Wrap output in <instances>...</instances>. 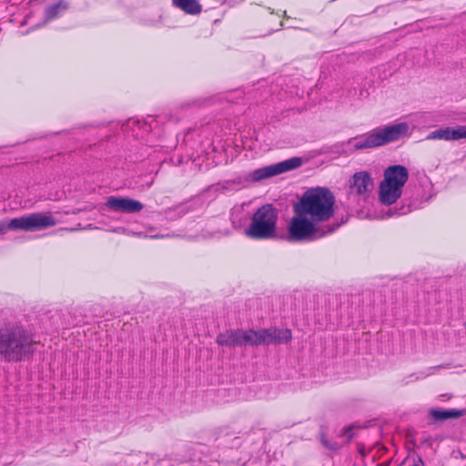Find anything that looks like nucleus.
<instances>
[{"mask_svg": "<svg viewBox=\"0 0 466 466\" xmlns=\"http://www.w3.org/2000/svg\"><path fill=\"white\" fill-rule=\"evenodd\" d=\"M39 343L37 336L24 325L0 326V357L5 362L18 363L32 359Z\"/></svg>", "mask_w": 466, "mask_h": 466, "instance_id": "1", "label": "nucleus"}, {"mask_svg": "<svg viewBox=\"0 0 466 466\" xmlns=\"http://www.w3.org/2000/svg\"><path fill=\"white\" fill-rule=\"evenodd\" d=\"M291 339V331L288 329H230L217 337V343L225 347L258 346L287 343Z\"/></svg>", "mask_w": 466, "mask_h": 466, "instance_id": "2", "label": "nucleus"}, {"mask_svg": "<svg viewBox=\"0 0 466 466\" xmlns=\"http://www.w3.org/2000/svg\"><path fill=\"white\" fill-rule=\"evenodd\" d=\"M335 197L326 187L307 190L294 206L296 214L307 215L316 223L329 220L334 215Z\"/></svg>", "mask_w": 466, "mask_h": 466, "instance_id": "3", "label": "nucleus"}, {"mask_svg": "<svg viewBox=\"0 0 466 466\" xmlns=\"http://www.w3.org/2000/svg\"><path fill=\"white\" fill-rule=\"evenodd\" d=\"M345 221L340 224L319 226L307 215L296 214L288 225L287 239L290 242L314 241L333 233Z\"/></svg>", "mask_w": 466, "mask_h": 466, "instance_id": "4", "label": "nucleus"}, {"mask_svg": "<svg viewBox=\"0 0 466 466\" xmlns=\"http://www.w3.org/2000/svg\"><path fill=\"white\" fill-rule=\"evenodd\" d=\"M410 127L406 122L375 128L362 136L350 138L349 145L356 150L373 148L396 141L409 132Z\"/></svg>", "mask_w": 466, "mask_h": 466, "instance_id": "5", "label": "nucleus"}, {"mask_svg": "<svg viewBox=\"0 0 466 466\" xmlns=\"http://www.w3.org/2000/svg\"><path fill=\"white\" fill-rule=\"evenodd\" d=\"M279 212L271 204L258 208L251 218V222L245 228V236L255 240L274 238L277 235Z\"/></svg>", "mask_w": 466, "mask_h": 466, "instance_id": "6", "label": "nucleus"}, {"mask_svg": "<svg viewBox=\"0 0 466 466\" xmlns=\"http://www.w3.org/2000/svg\"><path fill=\"white\" fill-rule=\"evenodd\" d=\"M383 180L380 184V201L387 206L395 203L402 194V188L409 178V171L401 165L390 166L384 170Z\"/></svg>", "mask_w": 466, "mask_h": 466, "instance_id": "7", "label": "nucleus"}, {"mask_svg": "<svg viewBox=\"0 0 466 466\" xmlns=\"http://www.w3.org/2000/svg\"><path fill=\"white\" fill-rule=\"evenodd\" d=\"M56 219L49 214L31 213L10 219L8 222L0 221V235L10 230H23L25 232H34L46 229L56 225Z\"/></svg>", "mask_w": 466, "mask_h": 466, "instance_id": "8", "label": "nucleus"}, {"mask_svg": "<svg viewBox=\"0 0 466 466\" xmlns=\"http://www.w3.org/2000/svg\"><path fill=\"white\" fill-rule=\"evenodd\" d=\"M431 198V196L425 194L422 186L415 185L414 187H408L405 191V200L408 201L407 205H403L399 210L389 208L385 218H390L395 215L400 216L407 214L412 210L422 208V205Z\"/></svg>", "mask_w": 466, "mask_h": 466, "instance_id": "9", "label": "nucleus"}, {"mask_svg": "<svg viewBox=\"0 0 466 466\" xmlns=\"http://www.w3.org/2000/svg\"><path fill=\"white\" fill-rule=\"evenodd\" d=\"M302 165L301 157H295L284 161L258 168L249 174L252 181H260L285 172L294 170Z\"/></svg>", "mask_w": 466, "mask_h": 466, "instance_id": "10", "label": "nucleus"}, {"mask_svg": "<svg viewBox=\"0 0 466 466\" xmlns=\"http://www.w3.org/2000/svg\"><path fill=\"white\" fill-rule=\"evenodd\" d=\"M105 206L109 211L127 214L139 213L144 208V205L138 200L115 196L108 197Z\"/></svg>", "mask_w": 466, "mask_h": 466, "instance_id": "11", "label": "nucleus"}, {"mask_svg": "<svg viewBox=\"0 0 466 466\" xmlns=\"http://www.w3.org/2000/svg\"><path fill=\"white\" fill-rule=\"evenodd\" d=\"M162 116L156 117L149 116L146 120H129L127 127L131 128L132 135L136 139H144L162 122Z\"/></svg>", "mask_w": 466, "mask_h": 466, "instance_id": "12", "label": "nucleus"}, {"mask_svg": "<svg viewBox=\"0 0 466 466\" xmlns=\"http://www.w3.org/2000/svg\"><path fill=\"white\" fill-rule=\"evenodd\" d=\"M466 138V126H459L456 128L444 127L431 132L427 139H440V140H458Z\"/></svg>", "mask_w": 466, "mask_h": 466, "instance_id": "13", "label": "nucleus"}, {"mask_svg": "<svg viewBox=\"0 0 466 466\" xmlns=\"http://www.w3.org/2000/svg\"><path fill=\"white\" fill-rule=\"evenodd\" d=\"M373 187V181L368 172H359L353 176L350 184L352 193L364 195L370 192Z\"/></svg>", "mask_w": 466, "mask_h": 466, "instance_id": "14", "label": "nucleus"}, {"mask_svg": "<svg viewBox=\"0 0 466 466\" xmlns=\"http://www.w3.org/2000/svg\"><path fill=\"white\" fill-rule=\"evenodd\" d=\"M431 416L435 420H445L448 419H456L464 415L463 410L451 409V410H431Z\"/></svg>", "mask_w": 466, "mask_h": 466, "instance_id": "15", "label": "nucleus"}, {"mask_svg": "<svg viewBox=\"0 0 466 466\" xmlns=\"http://www.w3.org/2000/svg\"><path fill=\"white\" fill-rule=\"evenodd\" d=\"M173 4L189 15H197L201 11V5L198 0H173Z\"/></svg>", "mask_w": 466, "mask_h": 466, "instance_id": "16", "label": "nucleus"}, {"mask_svg": "<svg viewBox=\"0 0 466 466\" xmlns=\"http://www.w3.org/2000/svg\"><path fill=\"white\" fill-rule=\"evenodd\" d=\"M66 5L60 2L56 5H50L46 9V17L47 20L54 19L58 16L60 11L66 9Z\"/></svg>", "mask_w": 466, "mask_h": 466, "instance_id": "17", "label": "nucleus"}, {"mask_svg": "<svg viewBox=\"0 0 466 466\" xmlns=\"http://www.w3.org/2000/svg\"><path fill=\"white\" fill-rule=\"evenodd\" d=\"M319 441H320V443L322 444V446L324 448H326L327 450H329V451H339L341 448V445L339 442L333 441H329L326 437L324 432L320 433Z\"/></svg>", "mask_w": 466, "mask_h": 466, "instance_id": "18", "label": "nucleus"}, {"mask_svg": "<svg viewBox=\"0 0 466 466\" xmlns=\"http://www.w3.org/2000/svg\"><path fill=\"white\" fill-rule=\"evenodd\" d=\"M413 466H424V462L421 458H418V460L414 462Z\"/></svg>", "mask_w": 466, "mask_h": 466, "instance_id": "19", "label": "nucleus"}, {"mask_svg": "<svg viewBox=\"0 0 466 466\" xmlns=\"http://www.w3.org/2000/svg\"><path fill=\"white\" fill-rule=\"evenodd\" d=\"M350 428H345V429L343 430V434H344V435H348V436H349V439H350V438H351V435L350 434Z\"/></svg>", "mask_w": 466, "mask_h": 466, "instance_id": "20", "label": "nucleus"}, {"mask_svg": "<svg viewBox=\"0 0 466 466\" xmlns=\"http://www.w3.org/2000/svg\"><path fill=\"white\" fill-rule=\"evenodd\" d=\"M150 238H164V235H154V236H149Z\"/></svg>", "mask_w": 466, "mask_h": 466, "instance_id": "21", "label": "nucleus"}, {"mask_svg": "<svg viewBox=\"0 0 466 466\" xmlns=\"http://www.w3.org/2000/svg\"><path fill=\"white\" fill-rule=\"evenodd\" d=\"M464 327L466 328V321L464 322Z\"/></svg>", "mask_w": 466, "mask_h": 466, "instance_id": "22", "label": "nucleus"}]
</instances>
